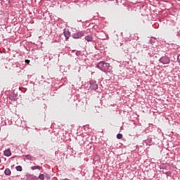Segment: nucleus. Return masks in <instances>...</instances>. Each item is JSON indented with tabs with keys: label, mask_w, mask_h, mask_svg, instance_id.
<instances>
[{
	"label": "nucleus",
	"mask_w": 180,
	"mask_h": 180,
	"mask_svg": "<svg viewBox=\"0 0 180 180\" xmlns=\"http://www.w3.org/2000/svg\"><path fill=\"white\" fill-rule=\"evenodd\" d=\"M96 67H97V68H99V70H101V71L106 72V71H108V70H109L110 65L109 63H106L103 61H101L97 64Z\"/></svg>",
	"instance_id": "1"
},
{
	"label": "nucleus",
	"mask_w": 180,
	"mask_h": 180,
	"mask_svg": "<svg viewBox=\"0 0 180 180\" xmlns=\"http://www.w3.org/2000/svg\"><path fill=\"white\" fill-rule=\"evenodd\" d=\"M169 58L163 56L160 59V62L162 63V64H169Z\"/></svg>",
	"instance_id": "2"
},
{
	"label": "nucleus",
	"mask_w": 180,
	"mask_h": 180,
	"mask_svg": "<svg viewBox=\"0 0 180 180\" xmlns=\"http://www.w3.org/2000/svg\"><path fill=\"white\" fill-rule=\"evenodd\" d=\"M63 33L66 40H68L71 36V34L70 33V30L65 29L63 30Z\"/></svg>",
	"instance_id": "3"
},
{
	"label": "nucleus",
	"mask_w": 180,
	"mask_h": 180,
	"mask_svg": "<svg viewBox=\"0 0 180 180\" xmlns=\"http://www.w3.org/2000/svg\"><path fill=\"white\" fill-rule=\"evenodd\" d=\"M84 36V33L82 32H77L73 34L74 39H81Z\"/></svg>",
	"instance_id": "4"
},
{
	"label": "nucleus",
	"mask_w": 180,
	"mask_h": 180,
	"mask_svg": "<svg viewBox=\"0 0 180 180\" xmlns=\"http://www.w3.org/2000/svg\"><path fill=\"white\" fill-rule=\"evenodd\" d=\"M9 99L11 101H16L18 99V94H11L9 96Z\"/></svg>",
	"instance_id": "5"
},
{
	"label": "nucleus",
	"mask_w": 180,
	"mask_h": 180,
	"mask_svg": "<svg viewBox=\"0 0 180 180\" xmlns=\"http://www.w3.org/2000/svg\"><path fill=\"white\" fill-rule=\"evenodd\" d=\"M90 88L91 89H98V84L95 82L90 83Z\"/></svg>",
	"instance_id": "6"
},
{
	"label": "nucleus",
	"mask_w": 180,
	"mask_h": 180,
	"mask_svg": "<svg viewBox=\"0 0 180 180\" xmlns=\"http://www.w3.org/2000/svg\"><path fill=\"white\" fill-rule=\"evenodd\" d=\"M4 155L6 157H11L12 155V153L11 152V149H7L4 151Z\"/></svg>",
	"instance_id": "7"
},
{
	"label": "nucleus",
	"mask_w": 180,
	"mask_h": 180,
	"mask_svg": "<svg viewBox=\"0 0 180 180\" xmlns=\"http://www.w3.org/2000/svg\"><path fill=\"white\" fill-rule=\"evenodd\" d=\"M85 40H86V41H92V36L91 35L86 36Z\"/></svg>",
	"instance_id": "8"
},
{
	"label": "nucleus",
	"mask_w": 180,
	"mask_h": 180,
	"mask_svg": "<svg viewBox=\"0 0 180 180\" xmlns=\"http://www.w3.org/2000/svg\"><path fill=\"white\" fill-rule=\"evenodd\" d=\"M4 174H5V175H8V176L11 175V169H6L4 171Z\"/></svg>",
	"instance_id": "9"
},
{
	"label": "nucleus",
	"mask_w": 180,
	"mask_h": 180,
	"mask_svg": "<svg viewBox=\"0 0 180 180\" xmlns=\"http://www.w3.org/2000/svg\"><path fill=\"white\" fill-rule=\"evenodd\" d=\"M151 141H153V140L151 139H148L146 141H143V144H150L151 143Z\"/></svg>",
	"instance_id": "10"
},
{
	"label": "nucleus",
	"mask_w": 180,
	"mask_h": 180,
	"mask_svg": "<svg viewBox=\"0 0 180 180\" xmlns=\"http://www.w3.org/2000/svg\"><path fill=\"white\" fill-rule=\"evenodd\" d=\"M31 169H32V170H34V169H41V167H40V166H32L31 167Z\"/></svg>",
	"instance_id": "11"
},
{
	"label": "nucleus",
	"mask_w": 180,
	"mask_h": 180,
	"mask_svg": "<svg viewBox=\"0 0 180 180\" xmlns=\"http://www.w3.org/2000/svg\"><path fill=\"white\" fill-rule=\"evenodd\" d=\"M117 138L119 140H120L121 139L123 138V135H122V134H118L117 135Z\"/></svg>",
	"instance_id": "12"
},
{
	"label": "nucleus",
	"mask_w": 180,
	"mask_h": 180,
	"mask_svg": "<svg viewBox=\"0 0 180 180\" xmlns=\"http://www.w3.org/2000/svg\"><path fill=\"white\" fill-rule=\"evenodd\" d=\"M25 158H27V160H30V161H32V155H26Z\"/></svg>",
	"instance_id": "13"
},
{
	"label": "nucleus",
	"mask_w": 180,
	"mask_h": 180,
	"mask_svg": "<svg viewBox=\"0 0 180 180\" xmlns=\"http://www.w3.org/2000/svg\"><path fill=\"white\" fill-rule=\"evenodd\" d=\"M39 179H41V180H44V175L40 174L39 176Z\"/></svg>",
	"instance_id": "14"
},
{
	"label": "nucleus",
	"mask_w": 180,
	"mask_h": 180,
	"mask_svg": "<svg viewBox=\"0 0 180 180\" xmlns=\"http://www.w3.org/2000/svg\"><path fill=\"white\" fill-rule=\"evenodd\" d=\"M16 170L19 171V172H21L22 171V166H17L16 167Z\"/></svg>",
	"instance_id": "15"
},
{
	"label": "nucleus",
	"mask_w": 180,
	"mask_h": 180,
	"mask_svg": "<svg viewBox=\"0 0 180 180\" xmlns=\"http://www.w3.org/2000/svg\"><path fill=\"white\" fill-rule=\"evenodd\" d=\"M25 63H26V64H30V60H25Z\"/></svg>",
	"instance_id": "16"
},
{
	"label": "nucleus",
	"mask_w": 180,
	"mask_h": 180,
	"mask_svg": "<svg viewBox=\"0 0 180 180\" xmlns=\"http://www.w3.org/2000/svg\"><path fill=\"white\" fill-rule=\"evenodd\" d=\"M32 180H37V177H36V176H32Z\"/></svg>",
	"instance_id": "17"
},
{
	"label": "nucleus",
	"mask_w": 180,
	"mask_h": 180,
	"mask_svg": "<svg viewBox=\"0 0 180 180\" xmlns=\"http://www.w3.org/2000/svg\"><path fill=\"white\" fill-rule=\"evenodd\" d=\"M177 60H178L179 63H180V55L178 56Z\"/></svg>",
	"instance_id": "18"
},
{
	"label": "nucleus",
	"mask_w": 180,
	"mask_h": 180,
	"mask_svg": "<svg viewBox=\"0 0 180 180\" xmlns=\"http://www.w3.org/2000/svg\"><path fill=\"white\" fill-rule=\"evenodd\" d=\"M46 178H47L48 179H50V176H49V175L46 176Z\"/></svg>",
	"instance_id": "19"
},
{
	"label": "nucleus",
	"mask_w": 180,
	"mask_h": 180,
	"mask_svg": "<svg viewBox=\"0 0 180 180\" xmlns=\"http://www.w3.org/2000/svg\"><path fill=\"white\" fill-rule=\"evenodd\" d=\"M1 162V160L0 159V162Z\"/></svg>",
	"instance_id": "20"
}]
</instances>
